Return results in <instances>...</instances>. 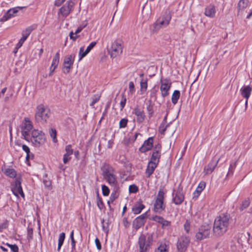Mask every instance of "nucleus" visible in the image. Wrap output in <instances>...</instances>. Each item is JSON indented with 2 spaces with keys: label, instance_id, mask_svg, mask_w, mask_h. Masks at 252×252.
Returning a JSON list of instances; mask_svg holds the SVG:
<instances>
[{
  "label": "nucleus",
  "instance_id": "nucleus-1",
  "mask_svg": "<svg viewBox=\"0 0 252 252\" xmlns=\"http://www.w3.org/2000/svg\"><path fill=\"white\" fill-rule=\"evenodd\" d=\"M229 218L228 215L221 214L215 219L213 228L215 236L220 237L226 233L229 224Z\"/></svg>",
  "mask_w": 252,
  "mask_h": 252
},
{
  "label": "nucleus",
  "instance_id": "nucleus-2",
  "mask_svg": "<svg viewBox=\"0 0 252 252\" xmlns=\"http://www.w3.org/2000/svg\"><path fill=\"white\" fill-rule=\"evenodd\" d=\"M51 116V111L47 107L42 104L37 106L34 118L35 121L41 124H44Z\"/></svg>",
  "mask_w": 252,
  "mask_h": 252
},
{
  "label": "nucleus",
  "instance_id": "nucleus-3",
  "mask_svg": "<svg viewBox=\"0 0 252 252\" xmlns=\"http://www.w3.org/2000/svg\"><path fill=\"white\" fill-rule=\"evenodd\" d=\"M102 175L105 180L112 186L116 187L117 182L114 169L108 164L104 165L101 168Z\"/></svg>",
  "mask_w": 252,
  "mask_h": 252
},
{
  "label": "nucleus",
  "instance_id": "nucleus-4",
  "mask_svg": "<svg viewBox=\"0 0 252 252\" xmlns=\"http://www.w3.org/2000/svg\"><path fill=\"white\" fill-rule=\"evenodd\" d=\"M45 141L44 133L37 129H33L30 135L29 141L35 147H39Z\"/></svg>",
  "mask_w": 252,
  "mask_h": 252
},
{
  "label": "nucleus",
  "instance_id": "nucleus-5",
  "mask_svg": "<svg viewBox=\"0 0 252 252\" xmlns=\"http://www.w3.org/2000/svg\"><path fill=\"white\" fill-rule=\"evenodd\" d=\"M152 242V235H149L146 237L144 234H141L138 241L140 252H148L150 249Z\"/></svg>",
  "mask_w": 252,
  "mask_h": 252
},
{
  "label": "nucleus",
  "instance_id": "nucleus-6",
  "mask_svg": "<svg viewBox=\"0 0 252 252\" xmlns=\"http://www.w3.org/2000/svg\"><path fill=\"white\" fill-rule=\"evenodd\" d=\"M164 195V193L163 190L160 189L154 203V210L156 213H160L165 209V205L163 204Z\"/></svg>",
  "mask_w": 252,
  "mask_h": 252
},
{
  "label": "nucleus",
  "instance_id": "nucleus-7",
  "mask_svg": "<svg viewBox=\"0 0 252 252\" xmlns=\"http://www.w3.org/2000/svg\"><path fill=\"white\" fill-rule=\"evenodd\" d=\"M211 234V226L209 225L201 226L196 233V238L198 240H202L209 237Z\"/></svg>",
  "mask_w": 252,
  "mask_h": 252
},
{
  "label": "nucleus",
  "instance_id": "nucleus-8",
  "mask_svg": "<svg viewBox=\"0 0 252 252\" xmlns=\"http://www.w3.org/2000/svg\"><path fill=\"white\" fill-rule=\"evenodd\" d=\"M24 121L25 122L22 127V134L25 139L29 142L30 135L31 134V130L33 126L29 118H25Z\"/></svg>",
  "mask_w": 252,
  "mask_h": 252
},
{
  "label": "nucleus",
  "instance_id": "nucleus-9",
  "mask_svg": "<svg viewBox=\"0 0 252 252\" xmlns=\"http://www.w3.org/2000/svg\"><path fill=\"white\" fill-rule=\"evenodd\" d=\"M108 51L111 58H116L122 53V45L118 41H115L111 47L108 48Z\"/></svg>",
  "mask_w": 252,
  "mask_h": 252
},
{
  "label": "nucleus",
  "instance_id": "nucleus-10",
  "mask_svg": "<svg viewBox=\"0 0 252 252\" xmlns=\"http://www.w3.org/2000/svg\"><path fill=\"white\" fill-rule=\"evenodd\" d=\"M11 190L17 197L21 195L24 198L25 195L21 187V179L20 177L16 178L14 182L11 184Z\"/></svg>",
  "mask_w": 252,
  "mask_h": 252
},
{
  "label": "nucleus",
  "instance_id": "nucleus-11",
  "mask_svg": "<svg viewBox=\"0 0 252 252\" xmlns=\"http://www.w3.org/2000/svg\"><path fill=\"white\" fill-rule=\"evenodd\" d=\"M75 55H68L65 57L63 61V73L67 74L69 72L70 68L73 63Z\"/></svg>",
  "mask_w": 252,
  "mask_h": 252
},
{
  "label": "nucleus",
  "instance_id": "nucleus-12",
  "mask_svg": "<svg viewBox=\"0 0 252 252\" xmlns=\"http://www.w3.org/2000/svg\"><path fill=\"white\" fill-rule=\"evenodd\" d=\"M160 83V90L161 95L163 97H165L169 94L168 91L171 87V83L169 80L161 78Z\"/></svg>",
  "mask_w": 252,
  "mask_h": 252
},
{
  "label": "nucleus",
  "instance_id": "nucleus-13",
  "mask_svg": "<svg viewBox=\"0 0 252 252\" xmlns=\"http://www.w3.org/2000/svg\"><path fill=\"white\" fill-rule=\"evenodd\" d=\"M173 196V200L175 204L177 205L181 204L184 200L182 188L179 186L177 189L174 190Z\"/></svg>",
  "mask_w": 252,
  "mask_h": 252
},
{
  "label": "nucleus",
  "instance_id": "nucleus-14",
  "mask_svg": "<svg viewBox=\"0 0 252 252\" xmlns=\"http://www.w3.org/2000/svg\"><path fill=\"white\" fill-rule=\"evenodd\" d=\"M189 243V239L188 237L182 236L179 239L177 248L180 252H184L187 250Z\"/></svg>",
  "mask_w": 252,
  "mask_h": 252
},
{
  "label": "nucleus",
  "instance_id": "nucleus-15",
  "mask_svg": "<svg viewBox=\"0 0 252 252\" xmlns=\"http://www.w3.org/2000/svg\"><path fill=\"white\" fill-rule=\"evenodd\" d=\"M74 2L69 0L60 9V13L64 17L69 15L74 6Z\"/></svg>",
  "mask_w": 252,
  "mask_h": 252
},
{
  "label": "nucleus",
  "instance_id": "nucleus-16",
  "mask_svg": "<svg viewBox=\"0 0 252 252\" xmlns=\"http://www.w3.org/2000/svg\"><path fill=\"white\" fill-rule=\"evenodd\" d=\"M24 7H17L10 9L7 11V12L3 15V16L0 19V21L4 22L10 19L12 17L15 16V14L18 12V9H22Z\"/></svg>",
  "mask_w": 252,
  "mask_h": 252
},
{
  "label": "nucleus",
  "instance_id": "nucleus-17",
  "mask_svg": "<svg viewBox=\"0 0 252 252\" xmlns=\"http://www.w3.org/2000/svg\"><path fill=\"white\" fill-rule=\"evenodd\" d=\"M96 42L95 41H94L91 42L90 45L87 47L86 50L84 51V47H82L80 48L79 53V61H80L83 58L85 57L90 51L95 46Z\"/></svg>",
  "mask_w": 252,
  "mask_h": 252
},
{
  "label": "nucleus",
  "instance_id": "nucleus-18",
  "mask_svg": "<svg viewBox=\"0 0 252 252\" xmlns=\"http://www.w3.org/2000/svg\"><path fill=\"white\" fill-rule=\"evenodd\" d=\"M252 91V88L250 86H246L243 87L241 89V94L242 96L246 99L245 102V109H247L248 106V99L249 98L250 94H251V92Z\"/></svg>",
  "mask_w": 252,
  "mask_h": 252
},
{
  "label": "nucleus",
  "instance_id": "nucleus-19",
  "mask_svg": "<svg viewBox=\"0 0 252 252\" xmlns=\"http://www.w3.org/2000/svg\"><path fill=\"white\" fill-rule=\"evenodd\" d=\"M153 138L149 137L145 140L142 146L139 148V151L142 153H145L152 149L153 146Z\"/></svg>",
  "mask_w": 252,
  "mask_h": 252
},
{
  "label": "nucleus",
  "instance_id": "nucleus-20",
  "mask_svg": "<svg viewBox=\"0 0 252 252\" xmlns=\"http://www.w3.org/2000/svg\"><path fill=\"white\" fill-rule=\"evenodd\" d=\"M146 217V213L143 214L138 217L133 222V226L136 229H138L144 224L145 219Z\"/></svg>",
  "mask_w": 252,
  "mask_h": 252
},
{
  "label": "nucleus",
  "instance_id": "nucleus-21",
  "mask_svg": "<svg viewBox=\"0 0 252 252\" xmlns=\"http://www.w3.org/2000/svg\"><path fill=\"white\" fill-rule=\"evenodd\" d=\"M171 18V15L168 14L165 16L159 17L156 21V22L160 25L162 28H163L167 26L169 24Z\"/></svg>",
  "mask_w": 252,
  "mask_h": 252
},
{
  "label": "nucleus",
  "instance_id": "nucleus-22",
  "mask_svg": "<svg viewBox=\"0 0 252 252\" xmlns=\"http://www.w3.org/2000/svg\"><path fill=\"white\" fill-rule=\"evenodd\" d=\"M219 159L216 160L213 159L211 161L204 167V171L205 174L208 175L212 173L216 167L217 166Z\"/></svg>",
  "mask_w": 252,
  "mask_h": 252
},
{
  "label": "nucleus",
  "instance_id": "nucleus-23",
  "mask_svg": "<svg viewBox=\"0 0 252 252\" xmlns=\"http://www.w3.org/2000/svg\"><path fill=\"white\" fill-rule=\"evenodd\" d=\"M160 146H157L155 147L153 152L151 161L156 162H158V159L160 157Z\"/></svg>",
  "mask_w": 252,
  "mask_h": 252
},
{
  "label": "nucleus",
  "instance_id": "nucleus-24",
  "mask_svg": "<svg viewBox=\"0 0 252 252\" xmlns=\"http://www.w3.org/2000/svg\"><path fill=\"white\" fill-rule=\"evenodd\" d=\"M157 162L155 161H150L149 162L146 171L147 177H150V176L153 173L155 168L157 166Z\"/></svg>",
  "mask_w": 252,
  "mask_h": 252
},
{
  "label": "nucleus",
  "instance_id": "nucleus-25",
  "mask_svg": "<svg viewBox=\"0 0 252 252\" xmlns=\"http://www.w3.org/2000/svg\"><path fill=\"white\" fill-rule=\"evenodd\" d=\"M140 92L141 94H144L147 91L148 88V79L147 78H142L140 82Z\"/></svg>",
  "mask_w": 252,
  "mask_h": 252
},
{
  "label": "nucleus",
  "instance_id": "nucleus-26",
  "mask_svg": "<svg viewBox=\"0 0 252 252\" xmlns=\"http://www.w3.org/2000/svg\"><path fill=\"white\" fill-rule=\"evenodd\" d=\"M205 14L210 17H213L215 14V8L213 5H210L205 9Z\"/></svg>",
  "mask_w": 252,
  "mask_h": 252
},
{
  "label": "nucleus",
  "instance_id": "nucleus-27",
  "mask_svg": "<svg viewBox=\"0 0 252 252\" xmlns=\"http://www.w3.org/2000/svg\"><path fill=\"white\" fill-rule=\"evenodd\" d=\"M2 171L5 175L10 178H14L16 176V171L13 168H7L2 169Z\"/></svg>",
  "mask_w": 252,
  "mask_h": 252
},
{
  "label": "nucleus",
  "instance_id": "nucleus-28",
  "mask_svg": "<svg viewBox=\"0 0 252 252\" xmlns=\"http://www.w3.org/2000/svg\"><path fill=\"white\" fill-rule=\"evenodd\" d=\"M36 28L35 25H32L27 28L25 30L22 32V37L27 39L28 37L31 34L32 32Z\"/></svg>",
  "mask_w": 252,
  "mask_h": 252
},
{
  "label": "nucleus",
  "instance_id": "nucleus-29",
  "mask_svg": "<svg viewBox=\"0 0 252 252\" xmlns=\"http://www.w3.org/2000/svg\"><path fill=\"white\" fill-rule=\"evenodd\" d=\"M145 207L144 205L141 203L136 204L132 208V211L135 214L140 213Z\"/></svg>",
  "mask_w": 252,
  "mask_h": 252
},
{
  "label": "nucleus",
  "instance_id": "nucleus-30",
  "mask_svg": "<svg viewBox=\"0 0 252 252\" xmlns=\"http://www.w3.org/2000/svg\"><path fill=\"white\" fill-rule=\"evenodd\" d=\"M250 237V234L249 232L243 233L241 234L240 238H239V242L243 243L247 242H249Z\"/></svg>",
  "mask_w": 252,
  "mask_h": 252
},
{
  "label": "nucleus",
  "instance_id": "nucleus-31",
  "mask_svg": "<svg viewBox=\"0 0 252 252\" xmlns=\"http://www.w3.org/2000/svg\"><path fill=\"white\" fill-rule=\"evenodd\" d=\"M59 61H60V55H59V52H57L55 54L54 57L53 59L51 67H52V68L54 67V68H56L58 65Z\"/></svg>",
  "mask_w": 252,
  "mask_h": 252
},
{
  "label": "nucleus",
  "instance_id": "nucleus-32",
  "mask_svg": "<svg viewBox=\"0 0 252 252\" xmlns=\"http://www.w3.org/2000/svg\"><path fill=\"white\" fill-rule=\"evenodd\" d=\"M180 96V92L179 91L175 90L172 95V102L174 104L177 103Z\"/></svg>",
  "mask_w": 252,
  "mask_h": 252
},
{
  "label": "nucleus",
  "instance_id": "nucleus-33",
  "mask_svg": "<svg viewBox=\"0 0 252 252\" xmlns=\"http://www.w3.org/2000/svg\"><path fill=\"white\" fill-rule=\"evenodd\" d=\"M134 113L138 117L139 121H142L144 119V115L143 112L140 111L138 108L134 109Z\"/></svg>",
  "mask_w": 252,
  "mask_h": 252
},
{
  "label": "nucleus",
  "instance_id": "nucleus-34",
  "mask_svg": "<svg viewBox=\"0 0 252 252\" xmlns=\"http://www.w3.org/2000/svg\"><path fill=\"white\" fill-rule=\"evenodd\" d=\"M248 0H240L238 4L239 10H243L246 8L248 6Z\"/></svg>",
  "mask_w": 252,
  "mask_h": 252
},
{
  "label": "nucleus",
  "instance_id": "nucleus-35",
  "mask_svg": "<svg viewBox=\"0 0 252 252\" xmlns=\"http://www.w3.org/2000/svg\"><path fill=\"white\" fill-rule=\"evenodd\" d=\"M65 239V233L62 232L60 234L59 238L58 239V250L59 251L63 243V241Z\"/></svg>",
  "mask_w": 252,
  "mask_h": 252
},
{
  "label": "nucleus",
  "instance_id": "nucleus-36",
  "mask_svg": "<svg viewBox=\"0 0 252 252\" xmlns=\"http://www.w3.org/2000/svg\"><path fill=\"white\" fill-rule=\"evenodd\" d=\"M155 252H168L167 246L165 244H161L155 250Z\"/></svg>",
  "mask_w": 252,
  "mask_h": 252
},
{
  "label": "nucleus",
  "instance_id": "nucleus-37",
  "mask_svg": "<svg viewBox=\"0 0 252 252\" xmlns=\"http://www.w3.org/2000/svg\"><path fill=\"white\" fill-rule=\"evenodd\" d=\"M162 226V228L168 229L171 225L170 221L165 220L164 218H162L159 223Z\"/></svg>",
  "mask_w": 252,
  "mask_h": 252
},
{
  "label": "nucleus",
  "instance_id": "nucleus-38",
  "mask_svg": "<svg viewBox=\"0 0 252 252\" xmlns=\"http://www.w3.org/2000/svg\"><path fill=\"white\" fill-rule=\"evenodd\" d=\"M128 89H129L128 95H132L135 93V91H136V90L135 88V85L133 82H130L129 83Z\"/></svg>",
  "mask_w": 252,
  "mask_h": 252
},
{
  "label": "nucleus",
  "instance_id": "nucleus-39",
  "mask_svg": "<svg viewBox=\"0 0 252 252\" xmlns=\"http://www.w3.org/2000/svg\"><path fill=\"white\" fill-rule=\"evenodd\" d=\"M249 205H250V200L249 199L245 200L242 202V204L239 208V210L241 211H242L244 209L247 208L249 207Z\"/></svg>",
  "mask_w": 252,
  "mask_h": 252
},
{
  "label": "nucleus",
  "instance_id": "nucleus-40",
  "mask_svg": "<svg viewBox=\"0 0 252 252\" xmlns=\"http://www.w3.org/2000/svg\"><path fill=\"white\" fill-rule=\"evenodd\" d=\"M96 202L97 207L100 210H101L103 208L104 205L101 199L99 196V193L98 192H97Z\"/></svg>",
  "mask_w": 252,
  "mask_h": 252
},
{
  "label": "nucleus",
  "instance_id": "nucleus-41",
  "mask_svg": "<svg viewBox=\"0 0 252 252\" xmlns=\"http://www.w3.org/2000/svg\"><path fill=\"white\" fill-rule=\"evenodd\" d=\"M128 191L130 193H136L138 191V188L134 184L131 185L129 187Z\"/></svg>",
  "mask_w": 252,
  "mask_h": 252
},
{
  "label": "nucleus",
  "instance_id": "nucleus-42",
  "mask_svg": "<svg viewBox=\"0 0 252 252\" xmlns=\"http://www.w3.org/2000/svg\"><path fill=\"white\" fill-rule=\"evenodd\" d=\"M49 133L50 136L53 138V140L54 142H56L57 141V139L56 138L57 136V131L55 128H51L49 131Z\"/></svg>",
  "mask_w": 252,
  "mask_h": 252
},
{
  "label": "nucleus",
  "instance_id": "nucleus-43",
  "mask_svg": "<svg viewBox=\"0 0 252 252\" xmlns=\"http://www.w3.org/2000/svg\"><path fill=\"white\" fill-rule=\"evenodd\" d=\"M100 99V96L98 94L94 95L92 98V101L90 104V106H93L94 104L97 102Z\"/></svg>",
  "mask_w": 252,
  "mask_h": 252
},
{
  "label": "nucleus",
  "instance_id": "nucleus-44",
  "mask_svg": "<svg viewBox=\"0 0 252 252\" xmlns=\"http://www.w3.org/2000/svg\"><path fill=\"white\" fill-rule=\"evenodd\" d=\"M5 245L10 248L13 252H18L19 249L16 245H11L8 243H6Z\"/></svg>",
  "mask_w": 252,
  "mask_h": 252
},
{
  "label": "nucleus",
  "instance_id": "nucleus-45",
  "mask_svg": "<svg viewBox=\"0 0 252 252\" xmlns=\"http://www.w3.org/2000/svg\"><path fill=\"white\" fill-rule=\"evenodd\" d=\"M102 194L104 196H107L109 194V189L105 185L102 186Z\"/></svg>",
  "mask_w": 252,
  "mask_h": 252
},
{
  "label": "nucleus",
  "instance_id": "nucleus-46",
  "mask_svg": "<svg viewBox=\"0 0 252 252\" xmlns=\"http://www.w3.org/2000/svg\"><path fill=\"white\" fill-rule=\"evenodd\" d=\"M66 153L65 154L71 156L73 154V150L70 145H68L65 147Z\"/></svg>",
  "mask_w": 252,
  "mask_h": 252
},
{
  "label": "nucleus",
  "instance_id": "nucleus-47",
  "mask_svg": "<svg viewBox=\"0 0 252 252\" xmlns=\"http://www.w3.org/2000/svg\"><path fill=\"white\" fill-rule=\"evenodd\" d=\"M162 27L160 25L158 24L156 22L153 24V28L152 31L153 32H156L159 31Z\"/></svg>",
  "mask_w": 252,
  "mask_h": 252
},
{
  "label": "nucleus",
  "instance_id": "nucleus-48",
  "mask_svg": "<svg viewBox=\"0 0 252 252\" xmlns=\"http://www.w3.org/2000/svg\"><path fill=\"white\" fill-rule=\"evenodd\" d=\"M27 231H28L27 238H28V239L29 240V241H30L31 240H32V239L33 230L32 228H29L27 230Z\"/></svg>",
  "mask_w": 252,
  "mask_h": 252
},
{
  "label": "nucleus",
  "instance_id": "nucleus-49",
  "mask_svg": "<svg viewBox=\"0 0 252 252\" xmlns=\"http://www.w3.org/2000/svg\"><path fill=\"white\" fill-rule=\"evenodd\" d=\"M73 234H74L73 231H72L70 233L71 243V246H72V249H75L76 242L74 239Z\"/></svg>",
  "mask_w": 252,
  "mask_h": 252
},
{
  "label": "nucleus",
  "instance_id": "nucleus-50",
  "mask_svg": "<svg viewBox=\"0 0 252 252\" xmlns=\"http://www.w3.org/2000/svg\"><path fill=\"white\" fill-rule=\"evenodd\" d=\"M122 97L123 98L120 102V105L121 107V110H122L124 108L126 102V97L124 96V94H123Z\"/></svg>",
  "mask_w": 252,
  "mask_h": 252
},
{
  "label": "nucleus",
  "instance_id": "nucleus-51",
  "mask_svg": "<svg viewBox=\"0 0 252 252\" xmlns=\"http://www.w3.org/2000/svg\"><path fill=\"white\" fill-rule=\"evenodd\" d=\"M126 126V119H122L119 123V127L123 128Z\"/></svg>",
  "mask_w": 252,
  "mask_h": 252
},
{
  "label": "nucleus",
  "instance_id": "nucleus-52",
  "mask_svg": "<svg viewBox=\"0 0 252 252\" xmlns=\"http://www.w3.org/2000/svg\"><path fill=\"white\" fill-rule=\"evenodd\" d=\"M206 184L204 182H201L199 183L196 189L202 191L205 187Z\"/></svg>",
  "mask_w": 252,
  "mask_h": 252
},
{
  "label": "nucleus",
  "instance_id": "nucleus-53",
  "mask_svg": "<svg viewBox=\"0 0 252 252\" xmlns=\"http://www.w3.org/2000/svg\"><path fill=\"white\" fill-rule=\"evenodd\" d=\"M167 127V126H164V124L162 123L159 127V130L161 134H163Z\"/></svg>",
  "mask_w": 252,
  "mask_h": 252
},
{
  "label": "nucleus",
  "instance_id": "nucleus-54",
  "mask_svg": "<svg viewBox=\"0 0 252 252\" xmlns=\"http://www.w3.org/2000/svg\"><path fill=\"white\" fill-rule=\"evenodd\" d=\"M189 227H190V222L188 220H187L186 221L185 223L184 224V229L187 233H188L189 232Z\"/></svg>",
  "mask_w": 252,
  "mask_h": 252
},
{
  "label": "nucleus",
  "instance_id": "nucleus-55",
  "mask_svg": "<svg viewBox=\"0 0 252 252\" xmlns=\"http://www.w3.org/2000/svg\"><path fill=\"white\" fill-rule=\"evenodd\" d=\"M87 23H86L83 26H79L77 30L75 31V32H74L75 34H76L78 33H79L80 32H81V31L87 26Z\"/></svg>",
  "mask_w": 252,
  "mask_h": 252
},
{
  "label": "nucleus",
  "instance_id": "nucleus-56",
  "mask_svg": "<svg viewBox=\"0 0 252 252\" xmlns=\"http://www.w3.org/2000/svg\"><path fill=\"white\" fill-rule=\"evenodd\" d=\"M95 243L96 246L97 247V249L99 251H100L101 249V244H100V242L99 239L97 238H96L95 239Z\"/></svg>",
  "mask_w": 252,
  "mask_h": 252
},
{
  "label": "nucleus",
  "instance_id": "nucleus-57",
  "mask_svg": "<svg viewBox=\"0 0 252 252\" xmlns=\"http://www.w3.org/2000/svg\"><path fill=\"white\" fill-rule=\"evenodd\" d=\"M71 158L70 156L64 154L63 155V161L64 163H66Z\"/></svg>",
  "mask_w": 252,
  "mask_h": 252
},
{
  "label": "nucleus",
  "instance_id": "nucleus-58",
  "mask_svg": "<svg viewBox=\"0 0 252 252\" xmlns=\"http://www.w3.org/2000/svg\"><path fill=\"white\" fill-rule=\"evenodd\" d=\"M26 40V39H25V38L23 39V38L22 37V38L20 39L19 42L17 44L16 48L18 49L20 47H21Z\"/></svg>",
  "mask_w": 252,
  "mask_h": 252
},
{
  "label": "nucleus",
  "instance_id": "nucleus-59",
  "mask_svg": "<svg viewBox=\"0 0 252 252\" xmlns=\"http://www.w3.org/2000/svg\"><path fill=\"white\" fill-rule=\"evenodd\" d=\"M162 218H163L162 217L155 216L152 218V220L157 221L159 223Z\"/></svg>",
  "mask_w": 252,
  "mask_h": 252
},
{
  "label": "nucleus",
  "instance_id": "nucleus-60",
  "mask_svg": "<svg viewBox=\"0 0 252 252\" xmlns=\"http://www.w3.org/2000/svg\"><path fill=\"white\" fill-rule=\"evenodd\" d=\"M202 192L201 190H200L199 189H196L195 191L193 193V198H195L196 199L198 196L200 195V193Z\"/></svg>",
  "mask_w": 252,
  "mask_h": 252
},
{
  "label": "nucleus",
  "instance_id": "nucleus-61",
  "mask_svg": "<svg viewBox=\"0 0 252 252\" xmlns=\"http://www.w3.org/2000/svg\"><path fill=\"white\" fill-rule=\"evenodd\" d=\"M43 183L47 188H50L51 186V182L50 180H44Z\"/></svg>",
  "mask_w": 252,
  "mask_h": 252
},
{
  "label": "nucleus",
  "instance_id": "nucleus-62",
  "mask_svg": "<svg viewBox=\"0 0 252 252\" xmlns=\"http://www.w3.org/2000/svg\"><path fill=\"white\" fill-rule=\"evenodd\" d=\"M118 196V195L116 192L112 193L110 196V200L111 202H113L116 198Z\"/></svg>",
  "mask_w": 252,
  "mask_h": 252
},
{
  "label": "nucleus",
  "instance_id": "nucleus-63",
  "mask_svg": "<svg viewBox=\"0 0 252 252\" xmlns=\"http://www.w3.org/2000/svg\"><path fill=\"white\" fill-rule=\"evenodd\" d=\"M74 34H75L74 32H70L69 33V37L70 39H72L73 41H75L77 38L78 37V36L76 35L74 36Z\"/></svg>",
  "mask_w": 252,
  "mask_h": 252
},
{
  "label": "nucleus",
  "instance_id": "nucleus-64",
  "mask_svg": "<svg viewBox=\"0 0 252 252\" xmlns=\"http://www.w3.org/2000/svg\"><path fill=\"white\" fill-rule=\"evenodd\" d=\"M22 149L23 150L25 151L26 154H28L29 153H30V148L25 145H23L22 146Z\"/></svg>",
  "mask_w": 252,
  "mask_h": 252
}]
</instances>
